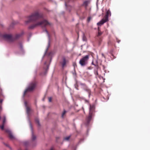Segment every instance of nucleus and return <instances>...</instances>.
Segmentation results:
<instances>
[{
    "mask_svg": "<svg viewBox=\"0 0 150 150\" xmlns=\"http://www.w3.org/2000/svg\"><path fill=\"white\" fill-rule=\"evenodd\" d=\"M43 18V14L36 11L28 17V20L25 21V23L27 24L30 22L34 23L33 24L29 27L28 28L30 29H33L40 26L43 27L50 25V23L46 20H44L42 21L41 20Z\"/></svg>",
    "mask_w": 150,
    "mask_h": 150,
    "instance_id": "1",
    "label": "nucleus"
},
{
    "mask_svg": "<svg viewBox=\"0 0 150 150\" xmlns=\"http://www.w3.org/2000/svg\"><path fill=\"white\" fill-rule=\"evenodd\" d=\"M36 85L37 83L35 81H34L30 83L24 91L23 96H24L27 93L33 91L35 89Z\"/></svg>",
    "mask_w": 150,
    "mask_h": 150,
    "instance_id": "2",
    "label": "nucleus"
},
{
    "mask_svg": "<svg viewBox=\"0 0 150 150\" xmlns=\"http://www.w3.org/2000/svg\"><path fill=\"white\" fill-rule=\"evenodd\" d=\"M94 109L95 107L94 106L90 105L89 115L87 117L86 119V123L87 125H88L92 117L94 115Z\"/></svg>",
    "mask_w": 150,
    "mask_h": 150,
    "instance_id": "3",
    "label": "nucleus"
},
{
    "mask_svg": "<svg viewBox=\"0 0 150 150\" xmlns=\"http://www.w3.org/2000/svg\"><path fill=\"white\" fill-rule=\"evenodd\" d=\"M111 16V12L109 10H108L106 12V14L104 17L100 21L97 23L98 25H103L104 23L108 21V17Z\"/></svg>",
    "mask_w": 150,
    "mask_h": 150,
    "instance_id": "4",
    "label": "nucleus"
},
{
    "mask_svg": "<svg viewBox=\"0 0 150 150\" xmlns=\"http://www.w3.org/2000/svg\"><path fill=\"white\" fill-rule=\"evenodd\" d=\"M89 59V55H86L81 58L79 61V64L82 67L86 65L88 63Z\"/></svg>",
    "mask_w": 150,
    "mask_h": 150,
    "instance_id": "5",
    "label": "nucleus"
},
{
    "mask_svg": "<svg viewBox=\"0 0 150 150\" xmlns=\"http://www.w3.org/2000/svg\"><path fill=\"white\" fill-rule=\"evenodd\" d=\"M2 37L4 40L9 42L14 41V38L10 34H4L3 35Z\"/></svg>",
    "mask_w": 150,
    "mask_h": 150,
    "instance_id": "6",
    "label": "nucleus"
},
{
    "mask_svg": "<svg viewBox=\"0 0 150 150\" xmlns=\"http://www.w3.org/2000/svg\"><path fill=\"white\" fill-rule=\"evenodd\" d=\"M67 62V61L65 58H63L62 61L60 62V64L61 65L63 69L66 66Z\"/></svg>",
    "mask_w": 150,
    "mask_h": 150,
    "instance_id": "7",
    "label": "nucleus"
},
{
    "mask_svg": "<svg viewBox=\"0 0 150 150\" xmlns=\"http://www.w3.org/2000/svg\"><path fill=\"white\" fill-rule=\"evenodd\" d=\"M5 132L8 134V137L10 139H13L14 138V136L10 130L7 129L5 130Z\"/></svg>",
    "mask_w": 150,
    "mask_h": 150,
    "instance_id": "8",
    "label": "nucleus"
},
{
    "mask_svg": "<svg viewBox=\"0 0 150 150\" xmlns=\"http://www.w3.org/2000/svg\"><path fill=\"white\" fill-rule=\"evenodd\" d=\"M23 32H22L20 33L16 34V35L14 37H13L14 39V41L19 38L22 35H23Z\"/></svg>",
    "mask_w": 150,
    "mask_h": 150,
    "instance_id": "9",
    "label": "nucleus"
},
{
    "mask_svg": "<svg viewBox=\"0 0 150 150\" xmlns=\"http://www.w3.org/2000/svg\"><path fill=\"white\" fill-rule=\"evenodd\" d=\"M6 117H5L4 116L3 119L2 125L1 126L0 125V127L2 130H3L4 129V125L6 122Z\"/></svg>",
    "mask_w": 150,
    "mask_h": 150,
    "instance_id": "10",
    "label": "nucleus"
},
{
    "mask_svg": "<svg viewBox=\"0 0 150 150\" xmlns=\"http://www.w3.org/2000/svg\"><path fill=\"white\" fill-rule=\"evenodd\" d=\"M25 105L26 107V112L27 114L28 115H29L30 113V108L28 106V105H27V103L26 101H25Z\"/></svg>",
    "mask_w": 150,
    "mask_h": 150,
    "instance_id": "11",
    "label": "nucleus"
},
{
    "mask_svg": "<svg viewBox=\"0 0 150 150\" xmlns=\"http://www.w3.org/2000/svg\"><path fill=\"white\" fill-rule=\"evenodd\" d=\"M84 90L86 91L88 93L89 96L90 97L91 95V92L90 90L87 87H86L84 89Z\"/></svg>",
    "mask_w": 150,
    "mask_h": 150,
    "instance_id": "12",
    "label": "nucleus"
},
{
    "mask_svg": "<svg viewBox=\"0 0 150 150\" xmlns=\"http://www.w3.org/2000/svg\"><path fill=\"white\" fill-rule=\"evenodd\" d=\"M89 3V1H85L83 2V5L86 8Z\"/></svg>",
    "mask_w": 150,
    "mask_h": 150,
    "instance_id": "13",
    "label": "nucleus"
},
{
    "mask_svg": "<svg viewBox=\"0 0 150 150\" xmlns=\"http://www.w3.org/2000/svg\"><path fill=\"white\" fill-rule=\"evenodd\" d=\"M103 32H101L100 30L98 28V32L97 35V37H100L101 35L102 34Z\"/></svg>",
    "mask_w": 150,
    "mask_h": 150,
    "instance_id": "14",
    "label": "nucleus"
},
{
    "mask_svg": "<svg viewBox=\"0 0 150 150\" xmlns=\"http://www.w3.org/2000/svg\"><path fill=\"white\" fill-rule=\"evenodd\" d=\"M97 39L99 45L101 44V42L102 41V38L101 37H97Z\"/></svg>",
    "mask_w": 150,
    "mask_h": 150,
    "instance_id": "15",
    "label": "nucleus"
},
{
    "mask_svg": "<svg viewBox=\"0 0 150 150\" xmlns=\"http://www.w3.org/2000/svg\"><path fill=\"white\" fill-rule=\"evenodd\" d=\"M36 139V136L34 134L33 132H32V140L34 141Z\"/></svg>",
    "mask_w": 150,
    "mask_h": 150,
    "instance_id": "16",
    "label": "nucleus"
},
{
    "mask_svg": "<svg viewBox=\"0 0 150 150\" xmlns=\"http://www.w3.org/2000/svg\"><path fill=\"white\" fill-rule=\"evenodd\" d=\"M66 112V111L65 110H64L63 112L62 113V118L64 117V115L65 114V113Z\"/></svg>",
    "mask_w": 150,
    "mask_h": 150,
    "instance_id": "17",
    "label": "nucleus"
},
{
    "mask_svg": "<svg viewBox=\"0 0 150 150\" xmlns=\"http://www.w3.org/2000/svg\"><path fill=\"white\" fill-rule=\"evenodd\" d=\"M70 136H69L65 137L64 138V139L65 140H67V141L69 139H70Z\"/></svg>",
    "mask_w": 150,
    "mask_h": 150,
    "instance_id": "18",
    "label": "nucleus"
},
{
    "mask_svg": "<svg viewBox=\"0 0 150 150\" xmlns=\"http://www.w3.org/2000/svg\"><path fill=\"white\" fill-rule=\"evenodd\" d=\"M18 45H19L20 48L21 49H22L23 47V46H22V44L21 43H19Z\"/></svg>",
    "mask_w": 150,
    "mask_h": 150,
    "instance_id": "19",
    "label": "nucleus"
},
{
    "mask_svg": "<svg viewBox=\"0 0 150 150\" xmlns=\"http://www.w3.org/2000/svg\"><path fill=\"white\" fill-rule=\"evenodd\" d=\"M35 121L38 124V125H40L39 122V120L38 119H36L35 120Z\"/></svg>",
    "mask_w": 150,
    "mask_h": 150,
    "instance_id": "20",
    "label": "nucleus"
},
{
    "mask_svg": "<svg viewBox=\"0 0 150 150\" xmlns=\"http://www.w3.org/2000/svg\"><path fill=\"white\" fill-rule=\"evenodd\" d=\"M48 100L49 102H51L52 101V98L51 97L49 98Z\"/></svg>",
    "mask_w": 150,
    "mask_h": 150,
    "instance_id": "21",
    "label": "nucleus"
},
{
    "mask_svg": "<svg viewBox=\"0 0 150 150\" xmlns=\"http://www.w3.org/2000/svg\"><path fill=\"white\" fill-rule=\"evenodd\" d=\"M45 31L46 32V33H47V35H48V37L49 38L50 36H49V34L48 33V32L47 31V30H45Z\"/></svg>",
    "mask_w": 150,
    "mask_h": 150,
    "instance_id": "22",
    "label": "nucleus"
},
{
    "mask_svg": "<svg viewBox=\"0 0 150 150\" xmlns=\"http://www.w3.org/2000/svg\"><path fill=\"white\" fill-rule=\"evenodd\" d=\"M91 18L90 17H89L88 19V21L89 22L91 20Z\"/></svg>",
    "mask_w": 150,
    "mask_h": 150,
    "instance_id": "23",
    "label": "nucleus"
},
{
    "mask_svg": "<svg viewBox=\"0 0 150 150\" xmlns=\"http://www.w3.org/2000/svg\"><path fill=\"white\" fill-rule=\"evenodd\" d=\"M3 101V100L2 99H1L0 100V104H2V103Z\"/></svg>",
    "mask_w": 150,
    "mask_h": 150,
    "instance_id": "24",
    "label": "nucleus"
},
{
    "mask_svg": "<svg viewBox=\"0 0 150 150\" xmlns=\"http://www.w3.org/2000/svg\"><path fill=\"white\" fill-rule=\"evenodd\" d=\"M73 75H76V72H75V71H74V72H73Z\"/></svg>",
    "mask_w": 150,
    "mask_h": 150,
    "instance_id": "25",
    "label": "nucleus"
},
{
    "mask_svg": "<svg viewBox=\"0 0 150 150\" xmlns=\"http://www.w3.org/2000/svg\"><path fill=\"white\" fill-rule=\"evenodd\" d=\"M1 105L2 104H0V109H2Z\"/></svg>",
    "mask_w": 150,
    "mask_h": 150,
    "instance_id": "26",
    "label": "nucleus"
},
{
    "mask_svg": "<svg viewBox=\"0 0 150 150\" xmlns=\"http://www.w3.org/2000/svg\"><path fill=\"white\" fill-rule=\"evenodd\" d=\"M96 74V75H98V72L97 71H96L95 73Z\"/></svg>",
    "mask_w": 150,
    "mask_h": 150,
    "instance_id": "27",
    "label": "nucleus"
},
{
    "mask_svg": "<svg viewBox=\"0 0 150 150\" xmlns=\"http://www.w3.org/2000/svg\"><path fill=\"white\" fill-rule=\"evenodd\" d=\"M102 56L103 57H105L104 55L103 54H102Z\"/></svg>",
    "mask_w": 150,
    "mask_h": 150,
    "instance_id": "28",
    "label": "nucleus"
},
{
    "mask_svg": "<svg viewBox=\"0 0 150 150\" xmlns=\"http://www.w3.org/2000/svg\"><path fill=\"white\" fill-rule=\"evenodd\" d=\"M50 150H54L52 148Z\"/></svg>",
    "mask_w": 150,
    "mask_h": 150,
    "instance_id": "29",
    "label": "nucleus"
},
{
    "mask_svg": "<svg viewBox=\"0 0 150 150\" xmlns=\"http://www.w3.org/2000/svg\"><path fill=\"white\" fill-rule=\"evenodd\" d=\"M117 41L118 42V43H119V42L120 41V40H119L118 41L117 40Z\"/></svg>",
    "mask_w": 150,
    "mask_h": 150,
    "instance_id": "30",
    "label": "nucleus"
},
{
    "mask_svg": "<svg viewBox=\"0 0 150 150\" xmlns=\"http://www.w3.org/2000/svg\"><path fill=\"white\" fill-rule=\"evenodd\" d=\"M13 24H16L15 23H14V22H13Z\"/></svg>",
    "mask_w": 150,
    "mask_h": 150,
    "instance_id": "31",
    "label": "nucleus"
}]
</instances>
